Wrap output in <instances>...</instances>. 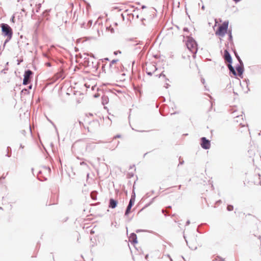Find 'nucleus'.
Returning a JSON list of instances; mask_svg holds the SVG:
<instances>
[{
  "instance_id": "nucleus-18",
  "label": "nucleus",
  "mask_w": 261,
  "mask_h": 261,
  "mask_svg": "<svg viewBox=\"0 0 261 261\" xmlns=\"http://www.w3.org/2000/svg\"><path fill=\"white\" fill-rule=\"evenodd\" d=\"M108 102V97L107 96H103L102 97V102L103 105L107 104Z\"/></svg>"
},
{
  "instance_id": "nucleus-21",
  "label": "nucleus",
  "mask_w": 261,
  "mask_h": 261,
  "mask_svg": "<svg viewBox=\"0 0 261 261\" xmlns=\"http://www.w3.org/2000/svg\"><path fill=\"white\" fill-rule=\"evenodd\" d=\"M244 82H245L246 84H247V86L248 87V85L249 84V80L248 79H245L244 80Z\"/></svg>"
},
{
  "instance_id": "nucleus-3",
  "label": "nucleus",
  "mask_w": 261,
  "mask_h": 261,
  "mask_svg": "<svg viewBox=\"0 0 261 261\" xmlns=\"http://www.w3.org/2000/svg\"><path fill=\"white\" fill-rule=\"evenodd\" d=\"M186 45L188 49L193 54V57L197 51V45L195 41L190 37H188L186 41Z\"/></svg>"
},
{
  "instance_id": "nucleus-12",
  "label": "nucleus",
  "mask_w": 261,
  "mask_h": 261,
  "mask_svg": "<svg viewBox=\"0 0 261 261\" xmlns=\"http://www.w3.org/2000/svg\"><path fill=\"white\" fill-rule=\"evenodd\" d=\"M232 50L236 58H237V60L238 61L239 63H240V64L241 65H242V66H244V63H243L242 60H241L240 57L238 55L236 49L234 48V47L232 46Z\"/></svg>"
},
{
  "instance_id": "nucleus-24",
  "label": "nucleus",
  "mask_w": 261,
  "mask_h": 261,
  "mask_svg": "<svg viewBox=\"0 0 261 261\" xmlns=\"http://www.w3.org/2000/svg\"><path fill=\"white\" fill-rule=\"evenodd\" d=\"M46 65L47 66H50V64L49 63H46Z\"/></svg>"
},
{
  "instance_id": "nucleus-25",
  "label": "nucleus",
  "mask_w": 261,
  "mask_h": 261,
  "mask_svg": "<svg viewBox=\"0 0 261 261\" xmlns=\"http://www.w3.org/2000/svg\"><path fill=\"white\" fill-rule=\"evenodd\" d=\"M120 136H115L114 137V138H120Z\"/></svg>"
},
{
  "instance_id": "nucleus-5",
  "label": "nucleus",
  "mask_w": 261,
  "mask_h": 261,
  "mask_svg": "<svg viewBox=\"0 0 261 261\" xmlns=\"http://www.w3.org/2000/svg\"><path fill=\"white\" fill-rule=\"evenodd\" d=\"M33 74V72L30 70L26 71L24 73L23 84L28 85L30 82L31 77Z\"/></svg>"
},
{
  "instance_id": "nucleus-23",
  "label": "nucleus",
  "mask_w": 261,
  "mask_h": 261,
  "mask_svg": "<svg viewBox=\"0 0 261 261\" xmlns=\"http://www.w3.org/2000/svg\"><path fill=\"white\" fill-rule=\"evenodd\" d=\"M233 2H234L236 3H237L239 2H240L241 0H232Z\"/></svg>"
},
{
  "instance_id": "nucleus-13",
  "label": "nucleus",
  "mask_w": 261,
  "mask_h": 261,
  "mask_svg": "<svg viewBox=\"0 0 261 261\" xmlns=\"http://www.w3.org/2000/svg\"><path fill=\"white\" fill-rule=\"evenodd\" d=\"M156 68L155 66H154L153 65L149 64L146 67L147 73L149 75L152 74V73L151 72V70H152V71L154 72L156 70Z\"/></svg>"
},
{
  "instance_id": "nucleus-19",
  "label": "nucleus",
  "mask_w": 261,
  "mask_h": 261,
  "mask_svg": "<svg viewBox=\"0 0 261 261\" xmlns=\"http://www.w3.org/2000/svg\"><path fill=\"white\" fill-rule=\"evenodd\" d=\"M226 209L229 212L232 211L233 210V206L231 204H228Z\"/></svg>"
},
{
  "instance_id": "nucleus-16",
  "label": "nucleus",
  "mask_w": 261,
  "mask_h": 261,
  "mask_svg": "<svg viewBox=\"0 0 261 261\" xmlns=\"http://www.w3.org/2000/svg\"><path fill=\"white\" fill-rule=\"evenodd\" d=\"M213 261H225V259L219 255H217L215 257H213Z\"/></svg>"
},
{
  "instance_id": "nucleus-9",
  "label": "nucleus",
  "mask_w": 261,
  "mask_h": 261,
  "mask_svg": "<svg viewBox=\"0 0 261 261\" xmlns=\"http://www.w3.org/2000/svg\"><path fill=\"white\" fill-rule=\"evenodd\" d=\"M129 241L131 242L134 246L138 243L137 235L132 233L129 237Z\"/></svg>"
},
{
  "instance_id": "nucleus-10",
  "label": "nucleus",
  "mask_w": 261,
  "mask_h": 261,
  "mask_svg": "<svg viewBox=\"0 0 261 261\" xmlns=\"http://www.w3.org/2000/svg\"><path fill=\"white\" fill-rule=\"evenodd\" d=\"M187 244L189 245V247L191 248V249L195 250L197 248V242L195 240H190L189 241H187Z\"/></svg>"
},
{
  "instance_id": "nucleus-17",
  "label": "nucleus",
  "mask_w": 261,
  "mask_h": 261,
  "mask_svg": "<svg viewBox=\"0 0 261 261\" xmlns=\"http://www.w3.org/2000/svg\"><path fill=\"white\" fill-rule=\"evenodd\" d=\"M7 174L8 173L7 172L6 174L3 173L0 175V184H1L3 182V180L6 178Z\"/></svg>"
},
{
  "instance_id": "nucleus-1",
  "label": "nucleus",
  "mask_w": 261,
  "mask_h": 261,
  "mask_svg": "<svg viewBox=\"0 0 261 261\" xmlns=\"http://www.w3.org/2000/svg\"><path fill=\"white\" fill-rule=\"evenodd\" d=\"M223 58L225 60V61L228 63L227 67L229 69L230 74H232L234 76L237 77V72H236L234 67L232 65L233 62L232 58L227 49H226L224 50Z\"/></svg>"
},
{
  "instance_id": "nucleus-22",
  "label": "nucleus",
  "mask_w": 261,
  "mask_h": 261,
  "mask_svg": "<svg viewBox=\"0 0 261 261\" xmlns=\"http://www.w3.org/2000/svg\"><path fill=\"white\" fill-rule=\"evenodd\" d=\"M221 202H222L221 200H217V201L215 202V204H216V205H219V204H220Z\"/></svg>"
},
{
  "instance_id": "nucleus-15",
  "label": "nucleus",
  "mask_w": 261,
  "mask_h": 261,
  "mask_svg": "<svg viewBox=\"0 0 261 261\" xmlns=\"http://www.w3.org/2000/svg\"><path fill=\"white\" fill-rule=\"evenodd\" d=\"M235 68H236V69L238 71V73H241V72H244V70H245L244 67V66H242V65H241L240 64V63L239 64H237L236 65Z\"/></svg>"
},
{
  "instance_id": "nucleus-26",
  "label": "nucleus",
  "mask_w": 261,
  "mask_h": 261,
  "mask_svg": "<svg viewBox=\"0 0 261 261\" xmlns=\"http://www.w3.org/2000/svg\"><path fill=\"white\" fill-rule=\"evenodd\" d=\"M258 238L260 240H261V236H258Z\"/></svg>"
},
{
  "instance_id": "nucleus-29",
  "label": "nucleus",
  "mask_w": 261,
  "mask_h": 261,
  "mask_svg": "<svg viewBox=\"0 0 261 261\" xmlns=\"http://www.w3.org/2000/svg\"><path fill=\"white\" fill-rule=\"evenodd\" d=\"M260 134H261V130H260V133L258 134V135H260Z\"/></svg>"
},
{
  "instance_id": "nucleus-8",
  "label": "nucleus",
  "mask_w": 261,
  "mask_h": 261,
  "mask_svg": "<svg viewBox=\"0 0 261 261\" xmlns=\"http://www.w3.org/2000/svg\"><path fill=\"white\" fill-rule=\"evenodd\" d=\"M135 198L132 197L131 199L129 200V204L127 207L126 210L125 211V214L126 215H128L130 212V209L132 207V206L135 203Z\"/></svg>"
},
{
  "instance_id": "nucleus-7",
  "label": "nucleus",
  "mask_w": 261,
  "mask_h": 261,
  "mask_svg": "<svg viewBox=\"0 0 261 261\" xmlns=\"http://www.w3.org/2000/svg\"><path fill=\"white\" fill-rule=\"evenodd\" d=\"M201 145L204 149H208L211 146L210 142L206 140L205 138H202Z\"/></svg>"
},
{
  "instance_id": "nucleus-27",
  "label": "nucleus",
  "mask_w": 261,
  "mask_h": 261,
  "mask_svg": "<svg viewBox=\"0 0 261 261\" xmlns=\"http://www.w3.org/2000/svg\"><path fill=\"white\" fill-rule=\"evenodd\" d=\"M225 45H226V46H228V45H229V43H228V42H227V43H226V44H225Z\"/></svg>"
},
{
  "instance_id": "nucleus-11",
  "label": "nucleus",
  "mask_w": 261,
  "mask_h": 261,
  "mask_svg": "<svg viewBox=\"0 0 261 261\" xmlns=\"http://www.w3.org/2000/svg\"><path fill=\"white\" fill-rule=\"evenodd\" d=\"M227 34H228V40L230 42V45L231 46L234 47V43L233 41V37L232 35V29L231 27H230L229 29H228V31H227Z\"/></svg>"
},
{
  "instance_id": "nucleus-2",
  "label": "nucleus",
  "mask_w": 261,
  "mask_h": 261,
  "mask_svg": "<svg viewBox=\"0 0 261 261\" xmlns=\"http://www.w3.org/2000/svg\"><path fill=\"white\" fill-rule=\"evenodd\" d=\"M228 24L229 21L225 20L221 25L218 26L217 29V30L215 32V34L217 36L223 37H224L226 34H227V31H228Z\"/></svg>"
},
{
  "instance_id": "nucleus-20",
  "label": "nucleus",
  "mask_w": 261,
  "mask_h": 261,
  "mask_svg": "<svg viewBox=\"0 0 261 261\" xmlns=\"http://www.w3.org/2000/svg\"><path fill=\"white\" fill-rule=\"evenodd\" d=\"M243 73L244 72H241V73H237V76H239L240 78H243Z\"/></svg>"
},
{
  "instance_id": "nucleus-6",
  "label": "nucleus",
  "mask_w": 261,
  "mask_h": 261,
  "mask_svg": "<svg viewBox=\"0 0 261 261\" xmlns=\"http://www.w3.org/2000/svg\"><path fill=\"white\" fill-rule=\"evenodd\" d=\"M118 60H113L110 64V70L111 72H116L118 71V67L117 62Z\"/></svg>"
},
{
  "instance_id": "nucleus-28",
  "label": "nucleus",
  "mask_w": 261,
  "mask_h": 261,
  "mask_svg": "<svg viewBox=\"0 0 261 261\" xmlns=\"http://www.w3.org/2000/svg\"><path fill=\"white\" fill-rule=\"evenodd\" d=\"M233 93H234V94H236V95H237V94H237V93H236V92H233Z\"/></svg>"
},
{
  "instance_id": "nucleus-4",
  "label": "nucleus",
  "mask_w": 261,
  "mask_h": 261,
  "mask_svg": "<svg viewBox=\"0 0 261 261\" xmlns=\"http://www.w3.org/2000/svg\"><path fill=\"white\" fill-rule=\"evenodd\" d=\"M2 30L3 34L8 36L9 38L12 37L13 32L11 28L9 27V25L5 23H2L1 24Z\"/></svg>"
},
{
  "instance_id": "nucleus-14",
  "label": "nucleus",
  "mask_w": 261,
  "mask_h": 261,
  "mask_svg": "<svg viewBox=\"0 0 261 261\" xmlns=\"http://www.w3.org/2000/svg\"><path fill=\"white\" fill-rule=\"evenodd\" d=\"M118 204V201L116 200L113 199H110L109 207L114 208H115Z\"/></svg>"
}]
</instances>
